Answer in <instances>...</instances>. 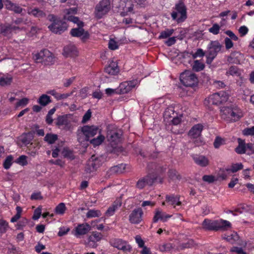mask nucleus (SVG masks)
<instances>
[{"label": "nucleus", "mask_w": 254, "mask_h": 254, "mask_svg": "<svg viewBox=\"0 0 254 254\" xmlns=\"http://www.w3.org/2000/svg\"><path fill=\"white\" fill-rule=\"evenodd\" d=\"M222 119L228 122H236L243 117L241 109L236 105L224 106L220 109Z\"/></svg>", "instance_id": "obj_1"}, {"label": "nucleus", "mask_w": 254, "mask_h": 254, "mask_svg": "<svg viewBox=\"0 0 254 254\" xmlns=\"http://www.w3.org/2000/svg\"><path fill=\"white\" fill-rule=\"evenodd\" d=\"M100 132L101 129L96 126H84L77 131V140L81 144L86 145L90 137Z\"/></svg>", "instance_id": "obj_2"}, {"label": "nucleus", "mask_w": 254, "mask_h": 254, "mask_svg": "<svg viewBox=\"0 0 254 254\" xmlns=\"http://www.w3.org/2000/svg\"><path fill=\"white\" fill-rule=\"evenodd\" d=\"M203 229L207 231L225 230L231 227L230 222L223 219L213 220L205 219L202 223Z\"/></svg>", "instance_id": "obj_3"}, {"label": "nucleus", "mask_w": 254, "mask_h": 254, "mask_svg": "<svg viewBox=\"0 0 254 254\" xmlns=\"http://www.w3.org/2000/svg\"><path fill=\"white\" fill-rule=\"evenodd\" d=\"M122 135V130L116 126L112 125L108 126L107 138L113 147L121 141Z\"/></svg>", "instance_id": "obj_4"}, {"label": "nucleus", "mask_w": 254, "mask_h": 254, "mask_svg": "<svg viewBox=\"0 0 254 254\" xmlns=\"http://www.w3.org/2000/svg\"><path fill=\"white\" fill-rule=\"evenodd\" d=\"M174 9L171 13V16L173 20H176L178 23L184 21L187 17V7L183 0H180L175 4Z\"/></svg>", "instance_id": "obj_5"}, {"label": "nucleus", "mask_w": 254, "mask_h": 254, "mask_svg": "<svg viewBox=\"0 0 254 254\" xmlns=\"http://www.w3.org/2000/svg\"><path fill=\"white\" fill-rule=\"evenodd\" d=\"M222 45L218 41H211L207 46L206 51L207 64H211L218 53L220 51Z\"/></svg>", "instance_id": "obj_6"}, {"label": "nucleus", "mask_w": 254, "mask_h": 254, "mask_svg": "<svg viewBox=\"0 0 254 254\" xmlns=\"http://www.w3.org/2000/svg\"><path fill=\"white\" fill-rule=\"evenodd\" d=\"M47 19L52 22V24L48 26V28L50 31L56 34L63 33L64 21L61 18L54 14H49L47 16Z\"/></svg>", "instance_id": "obj_7"}, {"label": "nucleus", "mask_w": 254, "mask_h": 254, "mask_svg": "<svg viewBox=\"0 0 254 254\" xmlns=\"http://www.w3.org/2000/svg\"><path fill=\"white\" fill-rule=\"evenodd\" d=\"M181 83L187 87H193L198 83V79L196 75L189 70H187L180 75Z\"/></svg>", "instance_id": "obj_8"}, {"label": "nucleus", "mask_w": 254, "mask_h": 254, "mask_svg": "<svg viewBox=\"0 0 254 254\" xmlns=\"http://www.w3.org/2000/svg\"><path fill=\"white\" fill-rule=\"evenodd\" d=\"M229 99V95L225 91H220L214 93L208 98V101L209 103L213 105H218L223 104L227 101Z\"/></svg>", "instance_id": "obj_9"}, {"label": "nucleus", "mask_w": 254, "mask_h": 254, "mask_svg": "<svg viewBox=\"0 0 254 254\" xmlns=\"http://www.w3.org/2000/svg\"><path fill=\"white\" fill-rule=\"evenodd\" d=\"M111 8L109 0H103L96 5L95 10V16L101 18L103 15L106 14Z\"/></svg>", "instance_id": "obj_10"}, {"label": "nucleus", "mask_w": 254, "mask_h": 254, "mask_svg": "<svg viewBox=\"0 0 254 254\" xmlns=\"http://www.w3.org/2000/svg\"><path fill=\"white\" fill-rule=\"evenodd\" d=\"M102 163V161L101 158L92 155L87 162L85 171L87 173L93 172L101 166Z\"/></svg>", "instance_id": "obj_11"}, {"label": "nucleus", "mask_w": 254, "mask_h": 254, "mask_svg": "<svg viewBox=\"0 0 254 254\" xmlns=\"http://www.w3.org/2000/svg\"><path fill=\"white\" fill-rule=\"evenodd\" d=\"M118 8L121 10L120 15L122 16H125L129 13H134L133 4L129 0H120Z\"/></svg>", "instance_id": "obj_12"}, {"label": "nucleus", "mask_w": 254, "mask_h": 254, "mask_svg": "<svg viewBox=\"0 0 254 254\" xmlns=\"http://www.w3.org/2000/svg\"><path fill=\"white\" fill-rule=\"evenodd\" d=\"M156 179V177L153 174H149L144 178L139 179L137 183L136 187L142 189L147 185L151 186Z\"/></svg>", "instance_id": "obj_13"}, {"label": "nucleus", "mask_w": 254, "mask_h": 254, "mask_svg": "<svg viewBox=\"0 0 254 254\" xmlns=\"http://www.w3.org/2000/svg\"><path fill=\"white\" fill-rule=\"evenodd\" d=\"M110 244L114 247L119 250H121L124 252L130 251L131 247L127 245V242L120 239H112L110 240Z\"/></svg>", "instance_id": "obj_14"}, {"label": "nucleus", "mask_w": 254, "mask_h": 254, "mask_svg": "<svg viewBox=\"0 0 254 254\" xmlns=\"http://www.w3.org/2000/svg\"><path fill=\"white\" fill-rule=\"evenodd\" d=\"M136 83V82L134 81H129L121 83L117 88L118 94H124L128 92L135 87Z\"/></svg>", "instance_id": "obj_15"}, {"label": "nucleus", "mask_w": 254, "mask_h": 254, "mask_svg": "<svg viewBox=\"0 0 254 254\" xmlns=\"http://www.w3.org/2000/svg\"><path fill=\"white\" fill-rule=\"evenodd\" d=\"M143 211L141 208L134 209L129 216V221L133 224H138L142 220Z\"/></svg>", "instance_id": "obj_16"}, {"label": "nucleus", "mask_w": 254, "mask_h": 254, "mask_svg": "<svg viewBox=\"0 0 254 254\" xmlns=\"http://www.w3.org/2000/svg\"><path fill=\"white\" fill-rule=\"evenodd\" d=\"M70 33L73 37H81V40L83 41L86 40L89 37V33L87 31H85L83 27L72 28Z\"/></svg>", "instance_id": "obj_17"}, {"label": "nucleus", "mask_w": 254, "mask_h": 254, "mask_svg": "<svg viewBox=\"0 0 254 254\" xmlns=\"http://www.w3.org/2000/svg\"><path fill=\"white\" fill-rule=\"evenodd\" d=\"M191 157L195 163L201 167H206L209 164V160L203 155L192 154L191 155Z\"/></svg>", "instance_id": "obj_18"}, {"label": "nucleus", "mask_w": 254, "mask_h": 254, "mask_svg": "<svg viewBox=\"0 0 254 254\" xmlns=\"http://www.w3.org/2000/svg\"><path fill=\"white\" fill-rule=\"evenodd\" d=\"M103 237L101 233L98 232H93L89 236L88 245L89 246L96 248L97 246L96 243L100 241Z\"/></svg>", "instance_id": "obj_19"}, {"label": "nucleus", "mask_w": 254, "mask_h": 254, "mask_svg": "<svg viewBox=\"0 0 254 254\" xmlns=\"http://www.w3.org/2000/svg\"><path fill=\"white\" fill-rule=\"evenodd\" d=\"M122 204V202L121 198H117L112 205L110 206L106 211L105 213L106 215L108 217L113 215L115 211L121 206Z\"/></svg>", "instance_id": "obj_20"}, {"label": "nucleus", "mask_w": 254, "mask_h": 254, "mask_svg": "<svg viewBox=\"0 0 254 254\" xmlns=\"http://www.w3.org/2000/svg\"><path fill=\"white\" fill-rule=\"evenodd\" d=\"M105 71L110 75H116L119 72L118 64L113 61L109 62V65L105 68Z\"/></svg>", "instance_id": "obj_21"}, {"label": "nucleus", "mask_w": 254, "mask_h": 254, "mask_svg": "<svg viewBox=\"0 0 254 254\" xmlns=\"http://www.w3.org/2000/svg\"><path fill=\"white\" fill-rule=\"evenodd\" d=\"M203 129V126L200 124H197L194 126L189 132V135L195 138L198 137L201 134Z\"/></svg>", "instance_id": "obj_22"}, {"label": "nucleus", "mask_w": 254, "mask_h": 254, "mask_svg": "<svg viewBox=\"0 0 254 254\" xmlns=\"http://www.w3.org/2000/svg\"><path fill=\"white\" fill-rule=\"evenodd\" d=\"M78 56V51L76 47L70 44L64 48V57H73Z\"/></svg>", "instance_id": "obj_23"}, {"label": "nucleus", "mask_w": 254, "mask_h": 254, "mask_svg": "<svg viewBox=\"0 0 254 254\" xmlns=\"http://www.w3.org/2000/svg\"><path fill=\"white\" fill-rule=\"evenodd\" d=\"M90 229L91 226L87 223L79 224L76 227V235H85L87 234Z\"/></svg>", "instance_id": "obj_24"}, {"label": "nucleus", "mask_w": 254, "mask_h": 254, "mask_svg": "<svg viewBox=\"0 0 254 254\" xmlns=\"http://www.w3.org/2000/svg\"><path fill=\"white\" fill-rule=\"evenodd\" d=\"M166 201L170 203L172 205H174V207L176 206H180L182 202L180 201V196L179 195H166Z\"/></svg>", "instance_id": "obj_25"}, {"label": "nucleus", "mask_w": 254, "mask_h": 254, "mask_svg": "<svg viewBox=\"0 0 254 254\" xmlns=\"http://www.w3.org/2000/svg\"><path fill=\"white\" fill-rule=\"evenodd\" d=\"M171 217V215L163 213L159 210H157L153 217V222L156 223L159 220L165 222L167 219Z\"/></svg>", "instance_id": "obj_26"}, {"label": "nucleus", "mask_w": 254, "mask_h": 254, "mask_svg": "<svg viewBox=\"0 0 254 254\" xmlns=\"http://www.w3.org/2000/svg\"><path fill=\"white\" fill-rule=\"evenodd\" d=\"M34 137V131H29L28 133H24L21 136V141L24 145H27L29 144H32L31 141Z\"/></svg>", "instance_id": "obj_27"}, {"label": "nucleus", "mask_w": 254, "mask_h": 254, "mask_svg": "<svg viewBox=\"0 0 254 254\" xmlns=\"http://www.w3.org/2000/svg\"><path fill=\"white\" fill-rule=\"evenodd\" d=\"M76 126V122L72 119H68L67 117H64V130L71 132Z\"/></svg>", "instance_id": "obj_28"}, {"label": "nucleus", "mask_w": 254, "mask_h": 254, "mask_svg": "<svg viewBox=\"0 0 254 254\" xmlns=\"http://www.w3.org/2000/svg\"><path fill=\"white\" fill-rule=\"evenodd\" d=\"M27 12L29 14L32 15L38 18L44 17L46 16L45 12L38 8H35L34 9L29 8L28 9Z\"/></svg>", "instance_id": "obj_29"}, {"label": "nucleus", "mask_w": 254, "mask_h": 254, "mask_svg": "<svg viewBox=\"0 0 254 254\" xmlns=\"http://www.w3.org/2000/svg\"><path fill=\"white\" fill-rule=\"evenodd\" d=\"M238 146L235 148V151L239 154H242L246 153V146L245 141L239 138Z\"/></svg>", "instance_id": "obj_30"}, {"label": "nucleus", "mask_w": 254, "mask_h": 254, "mask_svg": "<svg viewBox=\"0 0 254 254\" xmlns=\"http://www.w3.org/2000/svg\"><path fill=\"white\" fill-rule=\"evenodd\" d=\"M46 51H49L47 49H44L34 56V59L36 63H44L45 59H46L47 56L46 54Z\"/></svg>", "instance_id": "obj_31"}, {"label": "nucleus", "mask_w": 254, "mask_h": 254, "mask_svg": "<svg viewBox=\"0 0 254 254\" xmlns=\"http://www.w3.org/2000/svg\"><path fill=\"white\" fill-rule=\"evenodd\" d=\"M99 135L97 137L94 138L90 140V143L92 144L94 147L99 146L102 144V143L105 140V136L100 133H98Z\"/></svg>", "instance_id": "obj_32"}, {"label": "nucleus", "mask_w": 254, "mask_h": 254, "mask_svg": "<svg viewBox=\"0 0 254 254\" xmlns=\"http://www.w3.org/2000/svg\"><path fill=\"white\" fill-rule=\"evenodd\" d=\"M38 103L42 106H46L52 102L50 97L46 94H42L38 99Z\"/></svg>", "instance_id": "obj_33"}, {"label": "nucleus", "mask_w": 254, "mask_h": 254, "mask_svg": "<svg viewBox=\"0 0 254 254\" xmlns=\"http://www.w3.org/2000/svg\"><path fill=\"white\" fill-rule=\"evenodd\" d=\"M0 34L5 36H8L10 35V24H0Z\"/></svg>", "instance_id": "obj_34"}, {"label": "nucleus", "mask_w": 254, "mask_h": 254, "mask_svg": "<svg viewBox=\"0 0 254 254\" xmlns=\"http://www.w3.org/2000/svg\"><path fill=\"white\" fill-rule=\"evenodd\" d=\"M58 136L57 134L49 133L46 134L44 137V141L50 144H52L58 140Z\"/></svg>", "instance_id": "obj_35"}, {"label": "nucleus", "mask_w": 254, "mask_h": 254, "mask_svg": "<svg viewBox=\"0 0 254 254\" xmlns=\"http://www.w3.org/2000/svg\"><path fill=\"white\" fill-rule=\"evenodd\" d=\"M126 164H121L111 168L110 171L111 173H123L126 169Z\"/></svg>", "instance_id": "obj_36"}, {"label": "nucleus", "mask_w": 254, "mask_h": 254, "mask_svg": "<svg viewBox=\"0 0 254 254\" xmlns=\"http://www.w3.org/2000/svg\"><path fill=\"white\" fill-rule=\"evenodd\" d=\"M174 114V110L172 108L168 109L165 112V115L166 116H170V117H173V119L172 120V123L174 125H177L181 122V119L179 117H175L171 116V114Z\"/></svg>", "instance_id": "obj_37"}, {"label": "nucleus", "mask_w": 254, "mask_h": 254, "mask_svg": "<svg viewBox=\"0 0 254 254\" xmlns=\"http://www.w3.org/2000/svg\"><path fill=\"white\" fill-rule=\"evenodd\" d=\"M168 176L169 178L173 181H180L182 179L181 176L176 170H169L168 172Z\"/></svg>", "instance_id": "obj_38"}, {"label": "nucleus", "mask_w": 254, "mask_h": 254, "mask_svg": "<svg viewBox=\"0 0 254 254\" xmlns=\"http://www.w3.org/2000/svg\"><path fill=\"white\" fill-rule=\"evenodd\" d=\"M66 19L67 20L71 21L77 25L78 27H83L84 23L80 21L78 17L72 15H69L67 17L64 16V19Z\"/></svg>", "instance_id": "obj_39"}, {"label": "nucleus", "mask_w": 254, "mask_h": 254, "mask_svg": "<svg viewBox=\"0 0 254 254\" xmlns=\"http://www.w3.org/2000/svg\"><path fill=\"white\" fill-rule=\"evenodd\" d=\"M12 81V77L11 76H2L0 78V85L4 86L9 85Z\"/></svg>", "instance_id": "obj_40"}, {"label": "nucleus", "mask_w": 254, "mask_h": 254, "mask_svg": "<svg viewBox=\"0 0 254 254\" xmlns=\"http://www.w3.org/2000/svg\"><path fill=\"white\" fill-rule=\"evenodd\" d=\"M226 74L227 75H231L232 76H239L240 73L238 67L235 65H232L229 67V69L227 71Z\"/></svg>", "instance_id": "obj_41"}, {"label": "nucleus", "mask_w": 254, "mask_h": 254, "mask_svg": "<svg viewBox=\"0 0 254 254\" xmlns=\"http://www.w3.org/2000/svg\"><path fill=\"white\" fill-rule=\"evenodd\" d=\"M243 168V165L241 163L232 164L231 168H227L226 170L227 172H231L232 173H235L237 171L242 170Z\"/></svg>", "instance_id": "obj_42"}, {"label": "nucleus", "mask_w": 254, "mask_h": 254, "mask_svg": "<svg viewBox=\"0 0 254 254\" xmlns=\"http://www.w3.org/2000/svg\"><path fill=\"white\" fill-rule=\"evenodd\" d=\"M195 246L193 240H189L186 243H184L179 245L181 250L193 248Z\"/></svg>", "instance_id": "obj_43"}, {"label": "nucleus", "mask_w": 254, "mask_h": 254, "mask_svg": "<svg viewBox=\"0 0 254 254\" xmlns=\"http://www.w3.org/2000/svg\"><path fill=\"white\" fill-rule=\"evenodd\" d=\"M174 30L173 29H167L162 31L159 36V39H165L172 35Z\"/></svg>", "instance_id": "obj_44"}, {"label": "nucleus", "mask_w": 254, "mask_h": 254, "mask_svg": "<svg viewBox=\"0 0 254 254\" xmlns=\"http://www.w3.org/2000/svg\"><path fill=\"white\" fill-rule=\"evenodd\" d=\"M204 68V65L203 63L200 62L198 60H195L194 61L193 64L192 65V69L195 71H199L203 69Z\"/></svg>", "instance_id": "obj_45"}, {"label": "nucleus", "mask_w": 254, "mask_h": 254, "mask_svg": "<svg viewBox=\"0 0 254 254\" xmlns=\"http://www.w3.org/2000/svg\"><path fill=\"white\" fill-rule=\"evenodd\" d=\"M101 216V212L99 210L90 209L87 214L86 216L87 218H93L96 217H99Z\"/></svg>", "instance_id": "obj_46"}, {"label": "nucleus", "mask_w": 254, "mask_h": 254, "mask_svg": "<svg viewBox=\"0 0 254 254\" xmlns=\"http://www.w3.org/2000/svg\"><path fill=\"white\" fill-rule=\"evenodd\" d=\"M46 54H47V58L45 59L44 64H45L49 65L52 64L54 62V58L53 57V54L50 51H46Z\"/></svg>", "instance_id": "obj_47"}, {"label": "nucleus", "mask_w": 254, "mask_h": 254, "mask_svg": "<svg viewBox=\"0 0 254 254\" xmlns=\"http://www.w3.org/2000/svg\"><path fill=\"white\" fill-rule=\"evenodd\" d=\"M225 144V139L220 136H216L213 142L214 147L218 148L219 147Z\"/></svg>", "instance_id": "obj_48"}, {"label": "nucleus", "mask_w": 254, "mask_h": 254, "mask_svg": "<svg viewBox=\"0 0 254 254\" xmlns=\"http://www.w3.org/2000/svg\"><path fill=\"white\" fill-rule=\"evenodd\" d=\"M64 158H66L70 160H72L75 159V155L72 150L64 147Z\"/></svg>", "instance_id": "obj_49"}, {"label": "nucleus", "mask_w": 254, "mask_h": 254, "mask_svg": "<svg viewBox=\"0 0 254 254\" xmlns=\"http://www.w3.org/2000/svg\"><path fill=\"white\" fill-rule=\"evenodd\" d=\"M16 214L11 218L10 221L11 222H16L20 217L21 213L22 212V208L20 206H17L16 207Z\"/></svg>", "instance_id": "obj_50"}, {"label": "nucleus", "mask_w": 254, "mask_h": 254, "mask_svg": "<svg viewBox=\"0 0 254 254\" xmlns=\"http://www.w3.org/2000/svg\"><path fill=\"white\" fill-rule=\"evenodd\" d=\"M13 157L11 155L8 156L3 162V167L5 169H8L12 164Z\"/></svg>", "instance_id": "obj_51"}, {"label": "nucleus", "mask_w": 254, "mask_h": 254, "mask_svg": "<svg viewBox=\"0 0 254 254\" xmlns=\"http://www.w3.org/2000/svg\"><path fill=\"white\" fill-rule=\"evenodd\" d=\"M26 156L21 155L16 160L15 162L22 166H24L27 164V161L26 160Z\"/></svg>", "instance_id": "obj_52"}, {"label": "nucleus", "mask_w": 254, "mask_h": 254, "mask_svg": "<svg viewBox=\"0 0 254 254\" xmlns=\"http://www.w3.org/2000/svg\"><path fill=\"white\" fill-rule=\"evenodd\" d=\"M220 29V27L219 26V25L217 23H215L213 25L212 27L209 29L208 30L209 32L214 35H217L219 33Z\"/></svg>", "instance_id": "obj_53"}, {"label": "nucleus", "mask_w": 254, "mask_h": 254, "mask_svg": "<svg viewBox=\"0 0 254 254\" xmlns=\"http://www.w3.org/2000/svg\"><path fill=\"white\" fill-rule=\"evenodd\" d=\"M10 9L16 13H21L23 8L16 4L12 3L10 4Z\"/></svg>", "instance_id": "obj_54"}, {"label": "nucleus", "mask_w": 254, "mask_h": 254, "mask_svg": "<svg viewBox=\"0 0 254 254\" xmlns=\"http://www.w3.org/2000/svg\"><path fill=\"white\" fill-rule=\"evenodd\" d=\"M8 228V223L3 220H0V233H5Z\"/></svg>", "instance_id": "obj_55"}, {"label": "nucleus", "mask_w": 254, "mask_h": 254, "mask_svg": "<svg viewBox=\"0 0 254 254\" xmlns=\"http://www.w3.org/2000/svg\"><path fill=\"white\" fill-rule=\"evenodd\" d=\"M108 47L112 50H115L119 48L118 42L113 39H111L108 43Z\"/></svg>", "instance_id": "obj_56"}, {"label": "nucleus", "mask_w": 254, "mask_h": 254, "mask_svg": "<svg viewBox=\"0 0 254 254\" xmlns=\"http://www.w3.org/2000/svg\"><path fill=\"white\" fill-rule=\"evenodd\" d=\"M193 59L197 57H203L205 55V52L201 49H198L195 53L191 54Z\"/></svg>", "instance_id": "obj_57"}, {"label": "nucleus", "mask_w": 254, "mask_h": 254, "mask_svg": "<svg viewBox=\"0 0 254 254\" xmlns=\"http://www.w3.org/2000/svg\"><path fill=\"white\" fill-rule=\"evenodd\" d=\"M202 180L204 182H207L208 183H212L216 180L215 177L212 175H204L202 177Z\"/></svg>", "instance_id": "obj_58"}, {"label": "nucleus", "mask_w": 254, "mask_h": 254, "mask_svg": "<svg viewBox=\"0 0 254 254\" xmlns=\"http://www.w3.org/2000/svg\"><path fill=\"white\" fill-rule=\"evenodd\" d=\"M47 93L54 96L58 100L63 98V94L58 93L55 90H49L47 92Z\"/></svg>", "instance_id": "obj_59"}, {"label": "nucleus", "mask_w": 254, "mask_h": 254, "mask_svg": "<svg viewBox=\"0 0 254 254\" xmlns=\"http://www.w3.org/2000/svg\"><path fill=\"white\" fill-rule=\"evenodd\" d=\"M224 43L225 47L227 50H229L232 48L234 46V44L231 39L228 37H226L224 40Z\"/></svg>", "instance_id": "obj_60"}, {"label": "nucleus", "mask_w": 254, "mask_h": 254, "mask_svg": "<svg viewBox=\"0 0 254 254\" xmlns=\"http://www.w3.org/2000/svg\"><path fill=\"white\" fill-rule=\"evenodd\" d=\"M230 252L232 253H236L237 254H247V253L244 252L242 248L233 247L231 250Z\"/></svg>", "instance_id": "obj_61"}, {"label": "nucleus", "mask_w": 254, "mask_h": 254, "mask_svg": "<svg viewBox=\"0 0 254 254\" xmlns=\"http://www.w3.org/2000/svg\"><path fill=\"white\" fill-rule=\"evenodd\" d=\"M246 151H248L247 154L249 155L254 153V145L252 143L246 144Z\"/></svg>", "instance_id": "obj_62"}, {"label": "nucleus", "mask_w": 254, "mask_h": 254, "mask_svg": "<svg viewBox=\"0 0 254 254\" xmlns=\"http://www.w3.org/2000/svg\"><path fill=\"white\" fill-rule=\"evenodd\" d=\"M212 84L216 88L218 89L224 88L225 86L224 82L219 80H214Z\"/></svg>", "instance_id": "obj_63"}, {"label": "nucleus", "mask_w": 254, "mask_h": 254, "mask_svg": "<svg viewBox=\"0 0 254 254\" xmlns=\"http://www.w3.org/2000/svg\"><path fill=\"white\" fill-rule=\"evenodd\" d=\"M243 134L245 135H254V126L245 128L243 130Z\"/></svg>", "instance_id": "obj_64"}]
</instances>
